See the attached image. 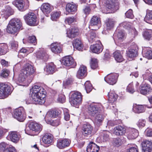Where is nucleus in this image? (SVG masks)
Masks as SVG:
<instances>
[{"label":"nucleus","mask_w":152,"mask_h":152,"mask_svg":"<svg viewBox=\"0 0 152 152\" xmlns=\"http://www.w3.org/2000/svg\"><path fill=\"white\" fill-rule=\"evenodd\" d=\"M93 127L89 123L83 125L82 128L83 135L85 136H90L92 132Z\"/></svg>","instance_id":"nucleus-14"},{"label":"nucleus","mask_w":152,"mask_h":152,"mask_svg":"<svg viewBox=\"0 0 152 152\" xmlns=\"http://www.w3.org/2000/svg\"><path fill=\"white\" fill-rule=\"evenodd\" d=\"M55 66L53 64H48L45 68V71L47 74H52L54 72Z\"/></svg>","instance_id":"nucleus-36"},{"label":"nucleus","mask_w":152,"mask_h":152,"mask_svg":"<svg viewBox=\"0 0 152 152\" xmlns=\"http://www.w3.org/2000/svg\"><path fill=\"white\" fill-rule=\"evenodd\" d=\"M150 90L151 88L150 85L148 84L145 83L141 85L137 91L141 94L145 95L147 94Z\"/></svg>","instance_id":"nucleus-20"},{"label":"nucleus","mask_w":152,"mask_h":152,"mask_svg":"<svg viewBox=\"0 0 152 152\" xmlns=\"http://www.w3.org/2000/svg\"><path fill=\"white\" fill-rule=\"evenodd\" d=\"M9 145L7 143L2 142L0 143V152H4L9 147Z\"/></svg>","instance_id":"nucleus-49"},{"label":"nucleus","mask_w":152,"mask_h":152,"mask_svg":"<svg viewBox=\"0 0 152 152\" xmlns=\"http://www.w3.org/2000/svg\"><path fill=\"white\" fill-rule=\"evenodd\" d=\"M144 21L148 23H152V10H147L146 14L144 18Z\"/></svg>","instance_id":"nucleus-38"},{"label":"nucleus","mask_w":152,"mask_h":152,"mask_svg":"<svg viewBox=\"0 0 152 152\" xmlns=\"http://www.w3.org/2000/svg\"><path fill=\"white\" fill-rule=\"evenodd\" d=\"M152 31L149 29L145 31L143 34L144 38L147 40H149L152 37Z\"/></svg>","instance_id":"nucleus-43"},{"label":"nucleus","mask_w":152,"mask_h":152,"mask_svg":"<svg viewBox=\"0 0 152 152\" xmlns=\"http://www.w3.org/2000/svg\"><path fill=\"white\" fill-rule=\"evenodd\" d=\"M108 100L109 102L113 103L117 100L118 95L113 91H111L108 93Z\"/></svg>","instance_id":"nucleus-32"},{"label":"nucleus","mask_w":152,"mask_h":152,"mask_svg":"<svg viewBox=\"0 0 152 152\" xmlns=\"http://www.w3.org/2000/svg\"><path fill=\"white\" fill-rule=\"evenodd\" d=\"M126 131V129L124 126L118 125L114 128L113 130V132L117 136H121L125 134Z\"/></svg>","instance_id":"nucleus-16"},{"label":"nucleus","mask_w":152,"mask_h":152,"mask_svg":"<svg viewBox=\"0 0 152 152\" xmlns=\"http://www.w3.org/2000/svg\"><path fill=\"white\" fill-rule=\"evenodd\" d=\"M82 101V96L80 93L76 91L71 96L70 102L72 105L77 106L80 104Z\"/></svg>","instance_id":"nucleus-9"},{"label":"nucleus","mask_w":152,"mask_h":152,"mask_svg":"<svg viewBox=\"0 0 152 152\" xmlns=\"http://www.w3.org/2000/svg\"><path fill=\"white\" fill-rule=\"evenodd\" d=\"M77 6L74 4L68 3L66 7V10L68 12H75L77 11Z\"/></svg>","instance_id":"nucleus-34"},{"label":"nucleus","mask_w":152,"mask_h":152,"mask_svg":"<svg viewBox=\"0 0 152 152\" xmlns=\"http://www.w3.org/2000/svg\"><path fill=\"white\" fill-rule=\"evenodd\" d=\"M128 146L129 148L126 152H138L137 146L135 144H129Z\"/></svg>","instance_id":"nucleus-47"},{"label":"nucleus","mask_w":152,"mask_h":152,"mask_svg":"<svg viewBox=\"0 0 152 152\" xmlns=\"http://www.w3.org/2000/svg\"><path fill=\"white\" fill-rule=\"evenodd\" d=\"M0 47L5 54L8 51V46L6 44L2 43L0 44Z\"/></svg>","instance_id":"nucleus-57"},{"label":"nucleus","mask_w":152,"mask_h":152,"mask_svg":"<svg viewBox=\"0 0 152 152\" xmlns=\"http://www.w3.org/2000/svg\"><path fill=\"white\" fill-rule=\"evenodd\" d=\"M67 36L71 38L76 37L78 34V29L77 27H73L69 30L66 33Z\"/></svg>","instance_id":"nucleus-26"},{"label":"nucleus","mask_w":152,"mask_h":152,"mask_svg":"<svg viewBox=\"0 0 152 152\" xmlns=\"http://www.w3.org/2000/svg\"><path fill=\"white\" fill-rule=\"evenodd\" d=\"M85 89L87 93L90 92L92 90L93 87L89 81H86L85 84Z\"/></svg>","instance_id":"nucleus-46"},{"label":"nucleus","mask_w":152,"mask_h":152,"mask_svg":"<svg viewBox=\"0 0 152 152\" xmlns=\"http://www.w3.org/2000/svg\"><path fill=\"white\" fill-rule=\"evenodd\" d=\"M13 89V88L7 84L0 83V98L4 99L7 97L11 94Z\"/></svg>","instance_id":"nucleus-5"},{"label":"nucleus","mask_w":152,"mask_h":152,"mask_svg":"<svg viewBox=\"0 0 152 152\" xmlns=\"http://www.w3.org/2000/svg\"><path fill=\"white\" fill-rule=\"evenodd\" d=\"M86 36L88 41L91 43H92L95 41L96 38L95 33L92 31H89L88 33L86 34Z\"/></svg>","instance_id":"nucleus-37"},{"label":"nucleus","mask_w":152,"mask_h":152,"mask_svg":"<svg viewBox=\"0 0 152 152\" xmlns=\"http://www.w3.org/2000/svg\"><path fill=\"white\" fill-rule=\"evenodd\" d=\"M36 56L37 58L45 60L48 56L47 54L42 50L38 51L37 53Z\"/></svg>","instance_id":"nucleus-41"},{"label":"nucleus","mask_w":152,"mask_h":152,"mask_svg":"<svg viewBox=\"0 0 152 152\" xmlns=\"http://www.w3.org/2000/svg\"><path fill=\"white\" fill-rule=\"evenodd\" d=\"M122 140L119 138H114L112 141L113 145L115 147H119L123 144Z\"/></svg>","instance_id":"nucleus-40"},{"label":"nucleus","mask_w":152,"mask_h":152,"mask_svg":"<svg viewBox=\"0 0 152 152\" xmlns=\"http://www.w3.org/2000/svg\"><path fill=\"white\" fill-rule=\"evenodd\" d=\"M35 72V69L31 65L27 64L21 70L19 74L18 81L20 83H24L28 85L32 81L30 76Z\"/></svg>","instance_id":"nucleus-1"},{"label":"nucleus","mask_w":152,"mask_h":152,"mask_svg":"<svg viewBox=\"0 0 152 152\" xmlns=\"http://www.w3.org/2000/svg\"><path fill=\"white\" fill-rule=\"evenodd\" d=\"M25 0H15L13 2V4L17 7L19 10L21 11L25 10L28 9L29 5L28 1H27V4L25 5Z\"/></svg>","instance_id":"nucleus-10"},{"label":"nucleus","mask_w":152,"mask_h":152,"mask_svg":"<svg viewBox=\"0 0 152 152\" xmlns=\"http://www.w3.org/2000/svg\"><path fill=\"white\" fill-rule=\"evenodd\" d=\"M28 127L32 131L38 132L41 131L42 129L40 124L34 122H30L28 125Z\"/></svg>","instance_id":"nucleus-23"},{"label":"nucleus","mask_w":152,"mask_h":152,"mask_svg":"<svg viewBox=\"0 0 152 152\" xmlns=\"http://www.w3.org/2000/svg\"><path fill=\"white\" fill-rule=\"evenodd\" d=\"M59 112L55 110H51L48 111L45 117L46 122L48 124L52 125L53 124V121L52 118H56L59 115Z\"/></svg>","instance_id":"nucleus-8"},{"label":"nucleus","mask_w":152,"mask_h":152,"mask_svg":"<svg viewBox=\"0 0 152 152\" xmlns=\"http://www.w3.org/2000/svg\"><path fill=\"white\" fill-rule=\"evenodd\" d=\"M114 21L111 19H108L106 22V29L110 30L113 28L114 26Z\"/></svg>","instance_id":"nucleus-44"},{"label":"nucleus","mask_w":152,"mask_h":152,"mask_svg":"<svg viewBox=\"0 0 152 152\" xmlns=\"http://www.w3.org/2000/svg\"><path fill=\"white\" fill-rule=\"evenodd\" d=\"M62 63L66 66H71L72 68L75 67L76 65V63L74 61L73 58L71 56H66L64 58Z\"/></svg>","instance_id":"nucleus-13"},{"label":"nucleus","mask_w":152,"mask_h":152,"mask_svg":"<svg viewBox=\"0 0 152 152\" xmlns=\"http://www.w3.org/2000/svg\"><path fill=\"white\" fill-rule=\"evenodd\" d=\"M73 45L75 49L79 50H81L83 48L81 42L79 39H76L73 41Z\"/></svg>","instance_id":"nucleus-35"},{"label":"nucleus","mask_w":152,"mask_h":152,"mask_svg":"<svg viewBox=\"0 0 152 152\" xmlns=\"http://www.w3.org/2000/svg\"><path fill=\"white\" fill-rule=\"evenodd\" d=\"M145 105H137L134 106L133 111L135 113H140L144 112L145 111Z\"/></svg>","instance_id":"nucleus-31"},{"label":"nucleus","mask_w":152,"mask_h":152,"mask_svg":"<svg viewBox=\"0 0 152 152\" xmlns=\"http://www.w3.org/2000/svg\"><path fill=\"white\" fill-rule=\"evenodd\" d=\"M145 121L144 119H140L137 122V125L140 127H144L145 124Z\"/></svg>","instance_id":"nucleus-60"},{"label":"nucleus","mask_w":152,"mask_h":152,"mask_svg":"<svg viewBox=\"0 0 152 152\" xmlns=\"http://www.w3.org/2000/svg\"><path fill=\"white\" fill-rule=\"evenodd\" d=\"M124 34L122 31H118L117 29L114 34V36H116L118 39L121 41L124 37Z\"/></svg>","instance_id":"nucleus-42"},{"label":"nucleus","mask_w":152,"mask_h":152,"mask_svg":"<svg viewBox=\"0 0 152 152\" xmlns=\"http://www.w3.org/2000/svg\"><path fill=\"white\" fill-rule=\"evenodd\" d=\"M27 24L31 26L36 25L37 24L36 15L33 12H29L23 17Z\"/></svg>","instance_id":"nucleus-7"},{"label":"nucleus","mask_w":152,"mask_h":152,"mask_svg":"<svg viewBox=\"0 0 152 152\" xmlns=\"http://www.w3.org/2000/svg\"><path fill=\"white\" fill-rule=\"evenodd\" d=\"M102 45L100 42L91 45L90 47V51L93 53H100L102 51Z\"/></svg>","instance_id":"nucleus-17"},{"label":"nucleus","mask_w":152,"mask_h":152,"mask_svg":"<svg viewBox=\"0 0 152 152\" xmlns=\"http://www.w3.org/2000/svg\"><path fill=\"white\" fill-rule=\"evenodd\" d=\"M60 12H55L51 15V19L53 21H56L60 15Z\"/></svg>","instance_id":"nucleus-52"},{"label":"nucleus","mask_w":152,"mask_h":152,"mask_svg":"<svg viewBox=\"0 0 152 152\" xmlns=\"http://www.w3.org/2000/svg\"><path fill=\"white\" fill-rule=\"evenodd\" d=\"M90 24V26L94 28V30L98 29L101 25L100 18L97 16H94L91 19Z\"/></svg>","instance_id":"nucleus-12"},{"label":"nucleus","mask_w":152,"mask_h":152,"mask_svg":"<svg viewBox=\"0 0 152 152\" xmlns=\"http://www.w3.org/2000/svg\"><path fill=\"white\" fill-rule=\"evenodd\" d=\"M113 55L115 60L118 62H121L123 60L124 58L121 53L119 51L117 50L115 51L113 53Z\"/></svg>","instance_id":"nucleus-39"},{"label":"nucleus","mask_w":152,"mask_h":152,"mask_svg":"<svg viewBox=\"0 0 152 152\" xmlns=\"http://www.w3.org/2000/svg\"><path fill=\"white\" fill-rule=\"evenodd\" d=\"M10 72L9 70L5 69H3L0 74V76L4 78L7 77L9 74Z\"/></svg>","instance_id":"nucleus-53"},{"label":"nucleus","mask_w":152,"mask_h":152,"mask_svg":"<svg viewBox=\"0 0 152 152\" xmlns=\"http://www.w3.org/2000/svg\"><path fill=\"white\" fill-rule=\"evenodd\" d=\"M132 24L129 22H123L119 24L120 27L122 26L124 28L128 30L131 28Z\"/></svg>","instance_id":"nucleus-48"},{"label":"nucleus","mask_w":152,"mask_h":152,"mask_svg":"<svg viewBox=\"0 0 152 152\" xmlns=\"http://www.w3.org/2000/svg\"><path fill=\"white\" fill-rule=\"evenodd\" d=\"M107 6L109 9L115 11L118 9V4L116 0H107Z\"/></svg>","instance_id":"nucleus-24"},{"label":"nucleus","mask_w":152,"mask_h":152,"mask_svg":"<svg viewBox=\"0 0 152 152\" xmlns=\"http://www.w3.org/2000/svg\"><path fill=\"white\" fill-rule=\"evenodd\" d=\"M99 149V146L94 142H90L87 147V152H98Z\"/></svg>","instance_id":"nucleus-28"},{"label":"nucleus","mask_w":152,"mask_h":152,"mask_svg":"<svg viewBox=\"0 0 152 152\" xmlns=\"http://www.w3.org/2000/svg\"><path fill=\"white\" fill-rule=\"evenodd\" d=\"M70 142V140L67 139L65 138L63 140H60L57 141V146L59 148L63 149L68 146Z\"/></svg>","instance_id":"nucleus-19"},{"label":"nucleus","mask_w":152,"mask_h":152,"mask_svg":"<svg viewBox=\"0 0 152 152\" xmlns=\"http://www.w3.org/2000/svg\"><path fill=\"white\" fill-rule=\"evenodd\" d=\"M4 152H16V150L13 147H9V146Z\"/></svg>","instance_id":"nucleus-63"},{"label":"nucleus","mask_w":152,"mask_h":152,"mask_svg":"<svg viewBox=\"0 0 152 152\" xmlns=\"http://www.w3.org/2000/svg\"><path fill=\"white\" fill-rule=\"evenodd\" d=\"M143 56L148 59H152V50H148L144 54Z\"/></svg>","instance_id":"nucleus-56"},{"label":"nucleus","mask_w":152,"mask_h":152,"mask_svg":"<svg viewBox=\"0 0 152 152\" xmlns=\"http://www.w3.org/2000/svg\"><path fill=\"white\" fill-rule=\"evenodd\" d=\"M125 15L126 17L128 18L132 19L134 17L132 13V10L131 9L126 12L125 13Z\"/></svg>","instance_id":"nucleus-59"},{"label":"nucleus","mask_w":152,"mask_h":152,"mask_svg":"<svg viewBox=\"0 0 152 152\" xmlns=\"http://www.w3.org/2000/svg\"><path fill=\"white\" fill-rule=\"evenodd\" d=\"M8 130L5 129L3 128H0V139L1 138L2 136L5 133L8 132Z\"/></svg>","instance_id":"nucleus-61"},{"label":"nucleus","mask_w":152,"mask_h":152,"mask_svg":"<svg viewBox=\"0 0 152 152\" xmlns=\"http://www.w3.org/2000/svg\"><path fill=\"white\" fill-rule=\"evenodd\" d=\"M110 134V133L108 131L104 132L103 133L102 138L103 141H106L109 140Z\"/></svg>","instance_id":"nucleus-50"},{"label":"nucleus","mask_w":152,"mask_h":152,"mask_svg":"<svg viewBox=\"0 0 152 152\" xmlns=\"http://www.w3.org/2000/svg\"><path fill=\"white\" fill-rule=\"evenodd\" d=\"M53 137L51 134H46L42 138V142L45 144H50L53 141Z\"/></svg>","instance_id":"nucleus-33"},{"label":"nucleus","mask_w":152,"mask_h":152,"mask_svg":"<svg viewBox=\"0 0 152 152\" xmlns=\"http://www.w3.org/2000/svg\"><path fill=\"white\" fill-rule=\"evenodd\" d=\"M13 117L20 122H23L25 119L26 115L24 109L20 107L16 109L12 115Z\"/></svg>","instance_id":"nucleus-6"},{"label":"nucleus","mask_w":152,"mask_h":152,"mask_svg":"<svg viewBox=\"0 0 152 152\" xmlns=\"http://www.w3.org/2000/svg\"><path fill=\"white\" fill-rule=\"evenodd\" d=\"M31 94L33 97H37L40 100H43L45 101V89L40 86L36 85L33 86L30 90Z\"/></svg>","instance_id":"nucleus-3"},{"label":"nucleus","mask_w":152,"mask_h":152,"mask_svg":"<svg viewBox=\"0 0 152 152\" xmlns=\"http://www.w3.org/2000/svg\"><path fill=\"white\" fill-rule=\"evenodd\" d=\"M44 100H40L37 97H33L31 94V98L26 99V103L27 104H42L45 103Z\"/></svg>","instance_id":"nucleus-22"},{"label":"nucleus","mask_w":152,"mask_h":152,"mask_svg":"<svg viewBox=\"0 0 152 152\" xmlns=\"http://www.w3.org/2000/svg\"><path fill=\"white\" fill-rule=\"evenodd\" d=\"M137 47L136 45H135L129 49L127 52L128 56L131 58H133L137 56Z\"/></svg>","instance_id":"nucleus-25"},{"label":"nucleus","mask_w":152,"mask_h":152,"mask_svg":"<svg viewBox=\"0 0 152 152\" xmlns=\"http://www.w3.org/2000/svg\"><path fill=\"white\" fill-rule=\"evenodd\" d=\"M51 49L52 52L55 53H60L62 50V47L60 43L55 42L51 45Z\"/></svg>","instance_id":"nucleus-27"},{"label":"nucleus","mask_w":152,"mask_h":152,"mask_svg":"<svg viewBox=\"0 0 152 152\" xmlns=\"http://www.w3.org/2000/svg\"><path fill=\"white\" fill-rule=\"evenodd\" d=\"M75 21L76 19L75 18L73 17H70L66 18L65 19V22L66 23L70 24Z\"/></svg>","instance_id":"nucleus-58"},{"label":"nucleus","mask_w":152,"mask_h":152,"mask_svg":"<svg viewBox=\"0 0 152 152\" xmlns=\"http://www.w3.org/2000/svg\"><path fill=\"white\" fill-rule=\"evenodd\" d=\"M28 50L27 49L24 48H22L20 50L19 52V55H22V53H26L28 52L29 53V51H28Z\"/></svg>","instance_id":"nucleus-64"},{"label":"nucleus","mask_w":152,"mask_h":152,"mask_svg":"<svg viewBox=\"0 0 152 152\" xmlns=\"http://www.w3.org/2000/svg\"><path fill=\"white\" fill-rule=\"evenodd\" d=\"M20 136L15 132H11L9 133L7 138L12 142L17 143L19 140Z\"/></svg>","instance_id":"nucleus-21"},{"label":"nucleus","mask_w":152,"mask_h":152,"mask_svg":"<svg viewBox=\"0 0 152 152\" xmlns=\"http://www.w3.org/2000/svg\"><path fill=\"white\" fill-rule=\"evenodd\" d=\"M87 69L86 67L83 65L81 66L78 71L77 76L79 78H81L86 75Z\"/></svg>","instance_id":"nucleus-29"},{"label":"nucleus","mask_w":152,"mask_h":152,"mask_svg":"<svg viewBox=\"0 0 152 152\" xmlns=\"http://www.w3.org/2000/svg\"><path fill=\"white\" fill-rule=\"evenodd\" d=\"M41 9L42 12L45 14L50 13L51 10L50 5L48 3L43 4L41 6Z\"/></svg>","instance_id":"nucleus-30"},{"label":"nucleus","mask_w":152,"mask_h":152,"mask_svg":"<svg viewBox=\"0 0 152 152\" xmlns=\"http://www.w3.org/2000/svg\"><path fill=\"white\" fill-rule=\"evenodd\" d=\"M126 91L130 94H133L135 91L132 83L129 84L127 87Z\"/></svg>","instance_id":"nucleus-54"},{"label":"nucleus","mask_w":152,"mask_h":152,"mask_svg":"<svg viewBox=\"0 0 152 152\" xmlns=\"http://www.w3.org/2000/svg\"><path fill=\"white\" fill-rule=\"evenodd\" d=\"M103 110V107L101 104H91L88 105L87 108L88 113L90 115L94 116Z\"/></svg>","instance_id":"nucleus-4"},{"label":"nucleus","mask_w":152,"mask_h":152,"mask_svg":"<svg viewBox=\"0 0 152 152\" xmlns=\"http://www.w3.org/2000/svg\"><path fill=\"white\" fill-rule=\"evenodd\" d=\"M57 100L60 103H64L66 100L64 94H60L58 95Z\"/></svg>","instance_id":"nucleus-55"},{"label":"nucleus","mask_w":152,"mask_h":152,"mask_svg":"<svg viewBox=\"0 0 152 152\" xmlns=\"http://www.w3.org/2000/svg\"><path fill=\"white\" fill-rule=\"evenodd\" d=\"M23 28L20 20L18 18H13L10 21L7 26V31L8 33L14 34Z\"/></svg>","instance_id":"nucleus-2"},{"label":"nucleus","mask_w":152,"mask_h":152,"mask_svg":"<svg viewBox=\"0 0 152 152\" xmlns=\"http://www.w3.org/2000/svg\"><path fill=\"white\" fill-rule=\"evenodd\" d=\"M138 130L134 128H129L128 129V138L129 140L134 139L138 136Z\"/></svg>","instance_id":"nucleus-18"},{"label":"nucleus","mask_w":152,"mask_h":152,"mask_svg":"<svg viewBox=\"0 0 152 152\" xmlns=\"http://www.w3.org/2000/svg\"><path fill=\"white\" fill-rule=\"evenodd\" d=\"M118 75L116 73H112L107 75L104 78L105 81L110 85H113L117 82Z\"/></svg>","instance_id":"nucleus-11"},{"label":"nucleus","mask_w":152,"mask_h":152,"mask_svg":"<svg viewBox=\"0 0 152 152\" xmlns=\"http://www.w3.org/2000/svg\"><path fill=\"white\" fill-rule=\"evenodd\" d=\"M141 145L143 152H152V142L149 141H144Z\"/></svg>","instance_id":"nucleus-15"},{"label":"nucleus","mask_w":152,"mask_h":152,"mask_svg":"<svg viewBox=\"0 0 152 152\" xmlns=\"http://www.w3.org/2000/svg\"><path fill=\"white\" fill-rule=\"evenodd\" d=\"M103 119L102 115L100 114H97L95 118V122L96 124H99Z\"/></svg>","instance_id":"nucleus-51"},{"label":"nucleus","mask_w":152,"mask_h":152,"mask_svg":"<svg viewBox=\"0 0 152 152\" xmlns=\"http://www.w3.org/2000/svg\"><path fill=\"white\" fill-rule=\"evenodd\" d=\"M28 41L30 43H35L36 41V38L33 36H30L28 38Z\"/></svg>","instance_id":"nucleus-62"},{"label":"nucleus","mask_w":152,"mask_h":152,"mask_svg":"<svg viewBox=\"0 0 152 152\" xmlns=\"http://www.w3.org/2000/svg\"><path fill=\"white\" fill-rule=\"evenodd\" d=\"M90 65L91 69H94L98 67L97 60L95 58H92L90 62Z\"/></svg>","instance_id":"nucleus-45"}]
</instances>
